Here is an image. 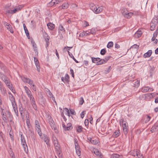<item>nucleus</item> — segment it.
Segmentation results:
<instances>
[{
	"label": "nucleus",
	"mask_w": 158,
	"mask_h": 158,
	"mask_svg": "<svg viewBox=\"0 0 158 158\" xmlns=\"http://www.w3.org/2000/svg\"><path fill=\"white\" fill-rule=\"evenodd\" d=\"M85 111H82L81 113V114H80V115H81V118H83L84 117V115L85 114Z\"/></svg>",
	"instance_id": "0e129e2a"
},
{
	"label": "nucleus",
	"mask_w": 158,
	"mask_h": 158,
	"mask_svg": "<svg viewBox=\"0 0 158 158\" xmlns=\"http://www.w3.org/2000/svg\"><path fill=\"white\" fill-rule=\"evenodd\" d=\"M157 36V35L156 33H154L153 35V37L152 38L151 40L152 41H154V43L155 44H157L158 42V40L156 39V38Z\"/></svg>",
	"instance_id": "2eb2a0df"
},
{
	"label": "nucleus",
	"mask_w": 158,
	"mask_h": 158,
	"mask_svg": "<svg viewBox=\"0 0 158 158\" xmlns=\"http://www.w3.org/2000/svg\"><path fill=\"white\" fill-rule=\"evenodd\" d=\"M158 129V123H156L151 128V131L152 132H155Z\"/></svg>",
	"instance_id": "f8f14e48"
},
{
	"label": "nucleus",
	"mask_w": 158,
	"mask_h": 158,
	"mask_svg": "<svg viewBox=\"0 0 158 158\" xmlns=\"http://www.w3.org/2000/svg\"><path fill=\"white\" fill-rule=\"evenodd\" d=\"M1 114L2 116V119L3 120L6 122H7L6 116L5 114V110L4 109L1 108Z\"/></svg>",
	"instance_id": "0eeeda50"
},
{
	"label": "nucleus",
	"mask_w": 158,
	"mask_h": 158,
	"mask_svg": "<svg viewBox=\"0 0 158 158\" xmlns=\"http://www.w3.org/2000/svg\"><path fill=\"white\" fill-rule=\"evenodd\" d=\"M59 29L60 31H65L64 28L61 25H59Z\"/></svg>",
	"instance_id": "603ef678"
},
{
	"label": "nucleus",
	"mask_w": 158,
	"mask_h": 158,
	"mask_svg": "<svg viewBox=\"0 0 158 158\" xmlns=\"http://www.w3.org/2000/svg\"><path fill=\"white\" fill-rule=\"evenodd\" d=\"M120 132H119V131L117 130L114 133V134L113 135V136L114 137H118L120 135Z\"/></svg>",
	"instance_id": "7c9ffc66"
},
{
	"label": "nucleus",
	"mask_w": 158,
	"mask_h": 158,
	"mask_svg": "<svg viewBox=\"0 0 158 158\" xmlns=\"http://www.w3.org/2000/svg\"><path fill=\"white\" fill-rule=\"evenodd\" d=\"M70 112L71 114H72L73 115H75L76 114L75 112V111L73 109H71L70 110Z\"/></svg>",
	"instance_id": "338daca9"
},
{
	"label": "nucleus",
	"mask_w": 158,
	"mask_h": 158,
	"mask_svg": "<svg viewBox=\"0 0 158 158\" xmlns=\"http://www.w3.org/2000/svg\"><path fill=\"white\" fill-rule=\"evenodd\" d=\"M32 89L35 91H36V87L35 85L34 84L31 86Z\"/></svg>",
	"instance_id": "680f3d73"
},
{
	"label": "nucleus",
	"mask_w": 158,
	"mask_h": 158,
	"mask_svg": "<svg viewBox=\"0 0 158 158\" xmlns=\"http://www.w3.org/2000/svg\"><path fill=\"white\" fill-rule=\"evenodd\" d=\"M72 126V125L71 123H68L66 125H65L64 122L62 123V127L65 131L71 130L73 128Z\"/></svg>",
	"instance_id": "20e7f679"
},
{
	"label": "nucleus",
	"mask_w": 158,
	"mask_h": 158,
	"mask_svg": "<svg viewBox=\"0 0 158 158\" xmlns=\"http://www.w3.org/2000/svg\"><path fill=\"white\" fill-rule=\"evenodd\" d=\"M85 126H87L89 124V120L88 119H86L85 121Z\"/></svg>",
	"instance_id": "774afa93"
},
{
	"label": "nucleus",
	"mask_w": 158,
	"mask_h": 158,
	"mask_svg": "<svg viewBox=\"0 0 158 158\" xmlns=\"http://www.w3.org/2000/svg\"><path fill=\"white\" fill-rule=\"evenodd\" d=\"M15 112L16 116L18 115V112L17 109V107L16 104H14L12 105Z\"/></svg>",
	"instance_id": "dca6fc26"
},
{
	"label": "nucleus",
	"mask_w": 158,
	"mask_h": 158,
	"mask_svg": "<svg viewBox=\"0 0 158 158\" xmlns=\"http://www.w3.org/2000/svg\"><path fill=\"white\" fill-rule=\"evenodd\" d=\"M84 102V100L82 97H81L80 98V105H82Z\"/></svg>",
	"instance_id": "e2e57ef3"
},
{
	"label": "nucleus",
	"mask_w": 158,
	"mask_h": 158,
	"mask_svg": "<svg viewBox=\"0 0 158 158\" xmlns=\"http://www.w3.org/2000/svg\"><path fill=\"white\" fill-rule=\"evenodd\" d=\"M76 150V152L77 154L79 156L81 154V151L80 150V148H75Z\"/></svg>",
	"instance_id": "f704fd0d"
},
{
	"label": "nucleus",
	"mask_w": 158,
	"mask_h": 158,
	"mask_svg": "<svg viewBox=\"0 0 158 158\" xmlns=\"http://www.w3.org/2000/svg\"><path fill=\"white\" fill-rule=\"evenodd\" d=\"M56 149L57 151V153L60 154V146L59 144L57 143H55L54 144Z\"/></svg>",
	"instance_id": "9b49d317"
},
{
	"label": "nucleus",
	"mask_w": 158,
	"mask_h": 158,
	"mask_svg": "<svg viewBox=\"0 0 158 158\" xmlns=\"http://www.w3.org/2000/svg\"><path fill=\"white\" fill-rule=\"evenodd\" d=\"M130 154L133 156H135L137 155V152L135 150H132L130 152Z\"/></svg>",
	"instance_id": "c9c22d12"
},
{
	"label": "nucleus",
	"mask_w": 158,
	"mask_h": 158,
	"mask_svg": "<svg viewBox=\"0 0 158 158\" xmlns=\"http://www.w3.org/2000/svg\"><path fill=\"white\" fill-rule=\"evenodd\" d=\"M35 129L39 136H41L42 135V132L40 127H36L35 128Z\"/></svg>",
	"instance_id": "b1692460"
},
{
	"label": "nucleus",
	"mask_w": 158,
	"mask_h": 158,
	"mask_svg": "<svg viewBox=\"0 0 158 158\" xmlns=\"http://www.w3.org/2000/svg\"><path fill=\"white\" fill-rule=\"evenodd\" d=\"M100 61H99L98 63L97 64V65H101L102 64H105L104 62L103 61H102V59L100 58Z\"/></svg>",
	"instance_id": "864d4df0"
},
{
	"label": "nucleus",
	"mask_w": 158,
	"mask_h": 158,
	"mask_svg": "<svg viewBox=\"0 0 158 158\" xmlns=\"http://www.w3.org/2000/svg\"><path fill=\"white\" fill-rule=\"evenodd\" d=\"M24 88L25 90V92L27 94V96L30 95L32 94L31 91L29 90L28 88L26 86L24 87Z\"/></svg>",
	"instance_id": "412c9836"
},
{
	"label": "nucleus",
	"mask_w": 158,
	"mask_h": 158,
	"mask_svg": "<svg viewBox=\"0 0 158 158\" xmlns=\"http://www.w3.org/2000/svg\"><path fill=\"white\" fill-rule=\"evenodd\" d=\"M0 139H2V140H4V135L2 132H0Z\"/></svg>",
	"instance_id": "69168bd1"
},
{
	"label": "nucleus",
	"mask_w": 158,
	"mask_h": 158,
	"mask_svg": "<svg viewBox=\"0 0 158 158\" xmlns=\"http://www.w3.org/2000/svg\"><path fill=\"white\" fill-rule=\"evenodd\" d=\"M90 34V32L88 31H83L80 34L79 36L83 37L84 36H87Z\"/></svg>",
	"instance_id": "4be33fe9"
},
{
	"label": "nucleus",
	"mask_w": 158,
	"mask_h": 158,
	"mask_svg": "<svg viewBox=\"0 0 158 158\" xmlns=\"http://www.w3.org/2000/svg\"><path fill=\"white\" fill-rule=\"evenodd\" d=\"M34 61L36 66L37 70L38 72H40V66L38 59L35 57H34Z\"/></svg>",
	"instance_id": "6e6552de"
},
{
	"label": "nucleus",
	"mask_w": 158,
	"mask_h": 158,
	"mask_svg": "<svg viewBox=\"0 0 158 158\" xmlns=\"http://www.w3.org/2000/svg\"><path fill=\"white\" fill-rule=\"evenodd\" d=\"M9 99L11 101L12 105L16 103L15 99L13 96H11V97H10V98H9Z\"/></svg>",
	"instance_id": "a19ab883"
},
{
	"label": "nucleus",
	"mask_w": 158,
	"mask_h": 158,
	"mask_svg": "<svg viewBox=\"0 0 158 158\" xmlns=\"http://www.w3.org/2000/svg\"><path fill=\"white\" fill-rule=\"evenodd\" d=\"M6 85L8 86V88L10 90H11L12 91V92H13V87H12V84H11V83L10 82V81L9 82H8V83L6 84Z\"/></svg>",
	"instance_id": "72a5a7b5"
},
{
	"label": "nucleus",
	"mask_w": 158,
	"mask_h": 158,
	"mask_svg": "<svg viewBox=\"0 0 158 158\" xmlns=\"http://www.w3.org/2000/svg\"><path fill=\"white\" fill-rule=\"evenodd\" d=\"M52 128L54 130L55 133H56V134L58 133V130H57V128H56V126H55L54 127H53Z\"/></svg>",
	"instance_id": "de8ad7c7"
},
{
	"label": "nucleus",
	"mask_w": 158,
	"mask_h": 158,
	"mask_svg": "<svg viewBox=\"0 0 158 158\" xmlns=\"http://www.w3.org/2000/svg\"><path fill=\"white\" fill-rule=\"evenodd\" d=\"M47 94L49 98H51L53 97V95L50 91H48L47 93Z\"/></svg>",
	"instance_id": "49530a36"
},
{
	"label": "nucleus",
	"mask_w": 158,
	"mask_h": 158,
	"mask_svg": "<svg viewBox=\"0 0 158 158\" xmlns=\"http://www.w3.org/2000/svg\"><path fill=\"white\" fill-rule=\"evenodd\" d=\"M90 9L94 11H95V9L96 8V6L93 3H91L90 4Z\"/></svg>",
	"instance_id": "c85d7f7f"
},
{
	"label": "nucleus",
	"mask_w": 158,
	"mask_h": 158,
	"mask_svg": "<svg viewBox=\"0 0 158 158\" xmlns=\"http://www.w3.org/2000/svg\"><path fill=\"white\" fill-rule=\"evenodd\" d=\"M157 20L156 19H153L150 24V30L152 31L154 30L157 24Z\"/></svg>",
	"instance_id": "f03ea898"
},
{
	"label": "nucleus",
	"mask_w": 158,
	"mask_h": 158,
	"mask_svg": "<svg viewBox=\"0 0 158 158\" xmlns=\"http://www.w3.org/2000/svg\"><path fill=\"white\" fill-rule=\"evenodd\" d=\"M22 80L25 83H28L31 86L33 85V81L31 80L30 79L22 76L21 77Z\"/></svg>",
	"instance_id": "f257e3e1"
},
{
	"label": "nucleus",
	"mask_w": 158,
	"mask_h": 158,
	"mask_svg": "<svg viewBox=\"0 0 158 158\" xmlns=\"http://www.w3.org/2000/svg\"><path fill=\"white\" fill-rule=\"evenodd\" d=\"M153 89L149 87L148 86L144 87L142 88L141 91L143 92H147L148 91H152L153 90Z\"/></svg>",
	"instance_id": "1a4fd4ad"
},
{
	"label": "nucleus",
	"mask_w": 158,
	"mask_h": 158,
	"mask_svg": "<svg viewBox=\"0 0 158 158\" xmlns=\"http://www.w3.org/2000/svg\"><path fill=\"white\" fill-rule=\"evenodd\" d=\"M90 143L96 145L98 143V142L96 140L92 139V140L91 141Z\"/></svg>",
	"instance_id": "8fccbe9b"
},
{
	"label": "nucleus",
	"mask_w": 158,
	"mask_h": 158,
	"mask_svg": "<svg viewBox=\"0 0 158 158\" xmlns=\"http://www.w3.org/2000/svg\"><path fill=\"white\" fill-rule=\"evenodd\" d=\"M23 7V6H22V5H19L18 6H16L17 9H18V11H19V10H21Z\"/></svg>",
	"instance_id": "052dcab7"
},
{
	"label": "nucleus",
	"mask_w": 158,
	"mask_h": 158,
	"mask_svg": "<svg viewBox=\"0 0 158 158\" xmlns=\"http://www.w3.org/2000/svg\"><path fill=\"white\" fill-rule=\"evenodd\" d=\"M109 58L110 57H106L105 59H102V61L104 62L105 63L109 59Z\"/></svg>",
	"instance_id": "bf43d9fd"
},
{
	"label": "nucleus",
	"mask_w": 158,
	"mask_h": 158,
	"mask_svg": "<svg viewBox=\"0 0 158 158\" xmlns=\"http://www.w3.org/2000/svg\"><path fill=\"white\" fill-rule=\"evenodd\" d=\"M48 28L51 30H52L54 28V25L52 23H49L47 24Z\"/></svg>",
	"instance_id": "bb28decb"
},
{
	"label": "nucleus",
	"mask_w": 158,
	"mask_h": 158,
	"mask_svg": "<svg viewBox=\"0 0 158 158\" xmlns=\"http://www.w3.org/2000/svg\"><path fill=\"white\" fill-rule=\"evenodd\" d=\"M22 144L23 145V148H24L25 151L26 147H27V146L26 144V142L25 140H24V142H23L22 138H21Z\"/></svg>",
	"instance_id": "e433bc0d"
},
{
	"label": "nucleus",
	"mask_w": 158,
	"mask_h": 158,
	"mask_svg": "<svg viewBox=\"0 0 158 158\" xmlns=\"http://www.w3.org/2000/svg\"><path fill=\"white\" fill-rule=\"evenodd\" d=\"M123 130L124 133L125 135H126L128 133V129L127 128H125L124 127L123 128Z\"/></svg>",
	"instance_id": "5fc2aeb1"
},
{
	"label": "nucleus",
	"mask_w": 158,
	"mask_h": 158,
	"mask_svg": "<svg viewBox=\"0 0 158 158\" xmlns=\"http://www.w3.org/2000/svg\"><path fill=\"white\" fill-rule=\"evenodd\" d=\"M133 15V13H132V12H128L127 14V15H126V16L125 17V18H126L127 19H129V18H130L131 16H132Z\"/></svg>",
	"instance_id": "ea45409f"
},
{
	"label": "nucleus",
	"mask_w": 158,
	"mask_h": 158,
	"mask_svg": "<svg viewBox=\"0 0 158 158\" xmlns=\"http://www.w3.org/2000/svg\"><path fill=\"white\" fill-rule=\"evenodd\" d=\"M92 61L93 63L98 64L100 61V58L92 57Z\"/></svg>",
	"instance_id": "a878e982"
},
{
	"label": "nucleus",
	"mask_w": 158,
	"mask_h": 158,
	"mask_svg": "<svg viewBox=\"0 0 158 158\" xmlns=\"http://www.w3.org/2000/svg\"><path fill=\"white\" fill-rule=\"evenodd\" d=\"M103 9V7L102 6L98 7V8L96 7L94 12L96 14H98L101 12Z\"/></svg>",
	"instance_id": "ddd939ff"
},
{
	"label": "nucleus",
	"mask_w": 158,
	"mask_h": 158,
	"mask_svg": "<svg viewBox=\"0 0 158 158\" xmlns=\"http://www.w3.org/2000/svg\"><path fill=\"white\" fill-rule=\"evenodd\" d=\"M2 78L3 81L6 84L8 83L10 81L8 78L4 76H2Z\"/></svg>",
	"instance_id": "393cba45"
},
{
	"label": "nucleus",
	"mask_w": 158,
	"mask_h": 158,
	"mask_svg": "<svg viewBox=\"0 0 158 158\" xmlns=\"http://www.w3.org/2000/svg\"><path fill=\"white\" fill-rule=\"evenodd\" d=\"M152 53V50H148L147 52L144 54L143 56L145 58L149 57L151 56Z\"/></svg>",
	"instance_id": "6ab92c4d"
},
{
	"label": "nucleus",
	"mask_w": 158,
	"mask_h": 158,
	"mask_svg": "<svg viewBox=\"0 0 158 158\" xmlns=\"http://www.w3.org/2000/svg\"><path fill=\"white\" fill-rule=\"evenodd\" d=\"M43 36L44 39H45V40L46 42L47 45L48 46V44L49 43L48 35L46 33H44L43 34Z\"/></svg>",
	"instance_id": "9d476101"
},
{
	"label": "nucleus",
	"mask_w": 158,
	"mask_h": 158,
	"mask_svg": "<svg viewBox=\"0 0 158 158\" xmlns=\"http://www.w3.org/2000/svg\"><path fill=\"white\" fill-rule=\"evenodd\" d=\"M28 97L30 98L31 102V104L32 105L33 108L35 110H37V106L35 104V99L33 97L32 94L28 96Z\"/></svg>",
	"instance_id": "7ed1b4c3"
},
{
	"label": "nucleus",
	"mask_w": 158,
	"mask_h": 158,
	"mask_svg": "<svg viewBox=\"0 0 158 158\" xmlns=\"http://www.w3.org/2000/svg\"><path fill=\"white\" fill-rule=\"evenodd\" d=\"M82 127L81 126H79L77 127V131L78 132H81L82 131Z\"/></svg>",
	"instance_id": "6e6d98bb"
},
{
	"label": "nucleus",
	"mask_w": 158,
	"mask_h": 158,
	"mask_svg": "<svg viewBox=\"0 0 158 158\" xmlns=\"http://www.w3.org/2000/svg\"><path fill=\"white\" fill-rule=\"evenodd\" d=\"M5 13L6 14H12L13 12L12 10H10L9 9H6L5 10Z\"/></svg>",
	"instance_id": "473e14b6"
},
{
	"label": "nucleus",
	"mask_w": 158,
	"mask_h": 158,
	"mask_svg": "<svg viewBox=\"0 0 158 158\" xmlns=\"http://www.w3.org/2000/svg\"><path fill=\"white\" fill-rule=\"evenodd\" d=\"M28 134L29 137H31L32 140H35V137L33 130H31V129H28Z\"/></svg>",
	"instance_id": "39448f33"
},
{
	"label": "nucleus",
	"mask_w": 158,
	"mask_h": 158,
	"mask_svg": "<svg viewBox=\"0 0 158 158\" xmlns=\"http://www.w3.org/2000/svg\"><path fill=\"white\" fill-rule=\"evenodd\" d=\"M94 153L96 155H97L100 156L102 155L101 153L97 149H95L94 150Z\"/></svg>",
	"instance_id": "c756f323"
},
{
	"label": "nucleus",
	"mask_w": 158,
	"mask_h": 158,
	"mask_svg": "<svg viewBox=\"0 0 158 158\" xmlns=\"http://www.w3.org/2000/svg\"><path fill=\"white\" fill-rule=\"evenodd\" d=\"M49 123L52 128L53 127L56 126V124L54 123L53 121L52 120L50 121L49 122Z\"/></svg>",
	"instance_id": "37998d69"
},
{
	"label": "nucleus",
	"mask_w": 158,
	"mask_h": 158,
	"mask_svg": "<svg viewBox=\"0 0 158 158\" xmlns=\"http://www.w3.org/2000/svg\"><path fill=\"white\" fill-rule=\"evenodd\" d=\"M53 139L54 144L58 142L55 136H53Z\"/></svg>",
	"instance_id": "13d9d810"
},
{
	"label": "nucleus",
	"mask_w": 158,
	"mask_h": 158,
	"mask_svg": "<svg viewBox=\"0 0 158 158\" xmlns=\"http://www.w3.org/2000/svg\"><path fill=\"white\" fill-rule=\"evenodd\" d=\"M142 32L141 31L138 30L135 34L134 36L135 37L138 38L140 37L142 34Z\"/></svg>",
	"instance_id": "a211bd4d"
},
{
	"label": "nucleus",
	"mask_w": 158,
	"mask_h": 158,
	"mask_svg": "<svg viewBox=\"0 0 158 158\" xmlns=\"http://www.w3.org/2000/svg\"><path fill=\"white\" fill-rule=\"evenodd\" d=\"M31 43H32V44L33 45V48H34V51H35V53H36V54L37 55H38V52L37 51V49L36 44L35 43V42L34 41L33 42V41H31Z\"/></svg>",
	"instance_id": "cd10ccee"
},
{
	"label": "nucleus",
	"mask_w": 158,
	"mask_h": 158,
	"mask_svg": "<svg viewBox=\"0 0 158 158\" xmlns=\"http://www.w3.org/2000/svg\"><path fill=\"white\" fill-rule=\"evenodd\" d=\"M106 52V50L105 49H102L101 50L100 52V54L101 55H104Z\"/></svg>",
	"instance_id": "4d7b16f0"
},
{
	"label": "nucleus",
	"mask_w": 158,
	"mask_h": 158,
	"mask_svg": "<svg viewBox=\"0 0 158 158\" xmlns=\"http://www.w3.org/2000/svg\"><path fill=\"white\" fill-rule=\"evenodd\" d=\"M35 128L40 127L39 122L37 120H35Z\"/></svg>",
	"instance_id": "a18cd8bd"
},
{
	"label": "nucleus",
	"mask_w": 158,
	"mask_h": 158,
	"mask_svg": "<svg viewBox=\"0 0 158 158\" xmlns=\"http://www.w3.org/2000/svg\"><path fill=\"white\" fill-rule=\"evenodd\" d=\"M4 25L5 26V27L8 30L10 31L11 33H13L14 31L12 29V28L10 24H9L7 22H4Z\"/></svg>",
	"instance_id": "423d86ee"
},
{
	"label": "nucleus",
	"mask_w": 158,
	"mask_h": 158,
	"mask_svg": "<svg viewBox=\"0 0 158 158\" xmlns=\"http://www.w3.org/2000/svg\"><path fill=\"white\" fill-rule=\"evenodd\" d=\"M133 86L134 87H137L139 85V81L138 80H135L133 81Z\"/></svg>",
	"instance_id": "5701e85b"
},
{
	"label": "nucleus",
	"mask_w": 158,
	"mask_h": 158,
	"mask_svg": "<svg viewBox=\"0 0 158 158\" xmlns=\"http://www.w3.org/2000/svg\"><path fill=\"white\" fill-rule=\"evenodd\" d=\"M56 0H52L50 2L48 3V6L50 7L56 5Z\"/></svg>",
	"instance_id": "f3484780"
},
{
	"label": "nucleus",
	"mask_w": 158,
	"mask_h": 158,
	"mask_svg": "<svg viewBox=\"0 0 158 158\" xmlns=\"http://www.w3.org/2000/svg\"><path fill=\"white\" fill-rule=\"evenodd\" d=\"M128 12V11H127L126 9H125L123 10L122 12L123 15L125 17L126 15H127Z\"/></svg>",
	"instance_id": "4c0bfd02"
},
{
	"label": "nucleus",
	"mask_w": 158,
	"mask_h": 158,
	"mask_svg": "<svg viewBox=\"0 0 158 158\" xmlns=\"http://www.w3.org/2000/svg\"><path fill=\"white\" fill-rule=\"evenodd\" d=\"M69 5L68 3H64L61 6L62 8L63 9H66L69 7Z\"/></svg>",
	"instance_id": "2f4dec72"
},
{
	"label": "nucleus",
	"mask_w": 158,
	"mask_h": 158,
	"mask_svg": "<svg viewBox=\"0 0 158 158\" xmlns=\"http://www.w3.org/2000/svg\"><path fill=\"white\" fill-rule=\"evenodd\" d=\"M111 158H122V156L117 154H113L110 155Z\"/></svg>",
	"instance_id": "aec40b11"
},
{
	"label": "nucleus",
	"mask_w": 158,
	"mask_h": 158,
	"mask_svg": "<svg viewBox=\"0 0 158 158\" xmlns=\"http://www.w3.org/2000/svg\"><path fill=\"white\" fill-rule=\"evenodd\" d=\"M113 43L112 42H109L107 46V48H110L113 47Z\"/></svg>",
	"instance_id": "79ce46f5"
},
{
	"label": "nucleus",
	"mask_w": 158,
	"mask_h": 158,
	"mask_svg": "<svg viewBox=\"0 0 158 158\" xmlns=\"http://www.w3.org/2000/svg\"><path fill=\"white\" fill-rule=\"evenodd\" d=\"M139 48V46L136 44H135L132 45L130 48V49L131 50L132 49H138Z\"/></svg>",
	"instance_id": "58836bf2"
},
{
	"label": "nucleus",
	"mask_w": 158,
	"mask_h": 158,
	"mask_svg": "<svg viewBox=\"0 0 158 158\" xmlns=\"http://www.w3.org/2000/svg\"><path fill=\"white\" fill-rule=\"evenodd\" d=\"M69 75H68V74H66L65 76L64 80L68 82L69 81Z\"/></svg>",
	"instance_id": "3c124183"
},
{
	"label": "nucleus",
	"mask_w": 158,
	"mask_h": 158,
	"mask_svg": "<svg viewBox=\"0 0 158 158\" xmlns=\"http://www.w3.org/2000/svg\"><path fill=\"white\" fill-rule=\"evenodd\" d=\"M64 111H65V112H66V114L68 116H69L70 113L68 109L67 108H64Z\"/></svg>",
	"instance_id": "09e8293b"
},
{
	"label": "nucleus",
	"mask_w": 158,
	"mask_h": 158,
	"mask_svg": "<svg viewBox=\"0 0 158 158\" xmlns=\"http://www.w3.org/2000/svg\"><path fill=\"white\" fill-rule=\"evenodd\" d=\"M26 123L27 125V126L28 128V129H30V127L31 126V124L30 123V122L29 120L28 119H27L26 121Z\"/></svg>",
	"instance_id": "c03bdc74"
},
{
	"label": "nucleus",
	"mask_w": 158,
	"mask_h": 158,
	"mask_svg": "<svg viewBox=\"0 0 158 158\" xmlns=\"http://www.w3.org/2000/svg\"><path fill=\"white\" fill-rule=\"evenodd\" d=\"M23 28L25 32V33L28 39H30V35L28 31L27 28V27L24 23L23 24Z\"/></svg>",
	"instance_id": "4468645a"
}]
</instances>
